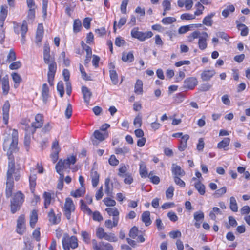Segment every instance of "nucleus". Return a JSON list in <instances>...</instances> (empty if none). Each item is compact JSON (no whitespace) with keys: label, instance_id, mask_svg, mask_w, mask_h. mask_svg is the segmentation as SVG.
<instances>
[{"label":"nucleus","instance_id":"680f3d73","mask_svg":"<svg viewBox=\"0 0 250 250\" xmlns=\"http://www.w3.org/2000/svg\"><path fill=\"white\" fill-rule=\"evenodd\" d=\"M174 188L173 186H170L166 190V196L167 199H171L173 196Z\"/></svg>","mask_w":250,"mask_h":250},{"label":"nucleus","instance_id":"2f4dec72","mask_svg":"<svg viewBox=\"0 0 250 250\" xmlns=\"http://www.w3.org/2000/svg\"><path fill=\"white\" fill-rule=\"evenodd\" d=\"M122 59L125 62L127 61L131 62L134 60L133 54L131 52L124 53L122 55Z\"/></svg>","mask_w":250,"mask_h":250},{"label":"nucleus","instance_id":"a211bd4d","mask_svg":"<svg viewBox=\"0 0 250 250\" xmlns=\"http://www.w3.org/2000/svg\"><path fill=\"white\" fill-rule=\"evenodd\" d=\"M189 136L188 134H185L182 136L180 141V145L178 146V149L180 151H183L187 147V141L189 139Z\"/></svg>","mask_w":250,"mask_h":250},{"label":"nucleus","instance_id":"de8ad7c7","mask_svg":"<svg viewBox=\"0 0 250 250\" xmlns=\"http://www.w3.org/2000/svg\"><path fill=\"white\" fill-rule=\"evenodd\" d=\"M138 232V229L136 226L133 227L130 230L129 232V236L135 239L137 236Z\"/></svg>","mask_w":250,"mask_h":250},{"label":"nucleus","instance_id":"69168bd1","mask_svg":"<svg viewBox=\"0 0 250 250\" xmlns=\"http://www.w3.org/2000/svg\"><path fill=\"white\" fill-rule=\"evenodd\" d=\"M105 232L103 228L99 227L97 229L96 235L100 239L104 238L105 236Z\"/></svg>","mask_w":250,"mask_h":250},{"label":"nucleus","instance_id":"864d4df0","mask_svg":"<svg viewBox=\"0 0 250 250\" xmlns=\"http://www.w3.org/2000/svg\"><path fill=\"white\" fill-rule=\"evenodd\" d=\"M16 59V53L13 49H11L7 55V61L11 62L14 61Z\"/></svg>","mask_w":250,"mask_h":250},{"label":"nucleus","instance_id":"7ed1b4c3","mask_svg":"<svg viewBox=\"0 0 250 250\" xmlns=\"http://www.w3.org/2000/svg\"><path fill=\"white\" fill-rule=\"evenodd\" d=\"M14 31L17 35H19L20 33L21 34V43L22 44H25L26 42L25 35L28 31V26L26 21L25 20L23 21L22 24L18 23L15 24L14 26Z\"/></svg>","mask_w":250,"mask_h":250},{"label":"nucleus","instance_id":"774afa93","mask_svg":"<svg viewBox=\"0 0 250 250\" xmlns=\"http://www.w3.org/2000/svg\"><path fill=\"white\" fill-rule=\"evenodd\" d=\"M105 205L107 206H114L116 205V202L114 200L110 198H106L104 199Z\"/></svg>","mask_w":250,"mask_h":250},{"label":"nucleus","instance_id":"c756f323","mask_svg":"<svg viewBox=\"0 0 250 250\" xmlns=\"http://www.w3.org/2000/svg\"><path fill=\"white\" fill-rule=\"evenodd\" d=\"M85 188L84 187H81L80 188L77 189L75 191H72L71 192V195L75 197H79L83 196L85 192Z\"/></svg>","mask_w":250,"mask_h":250},{"label":"nucleus","instance_id":"5701e85b","mask_svg":"<svg viewBox=\"0 0 250 250\" xmlns=\"http://www.w3.org/2000/svg\"><path fill=\"white\" fill-rule=\"evenodd\" d=\"M6 8L7 7H4V6H1L0 7V26L1 27H2L3 26L4 21L7 15V10L6 9Z\"/></svg>","mask_w":250,"mask_h":250},{"label":"nucleus","instance_id":"0e129e2a","mask_svg":"<svg viewBox=\"0 0 250 250\" xmlns=\"http://www.w3.org/2000/svg\"><path fill=\"white\" fill-rule=\"evenodd\" d=\"M229 225H227L226 227L229 229L230 226L235 227L237 225V223L235 220V219L232 216L229 217Z\"/></svg>","mask_w":250,"mask_h":250},{"label":"nucleus","instance_id":"6ab92c4d","mask_svg":"<svg viewBox=\"0 0 250 250\" xmlns=\"http://www.w3.org/2000/svg\"><path fill=\"white\" fill-rule=\"evenodd\" d=\"M6 188L5 194L7 198H9L12 195L13 188L14 187L13 180H6Z\"/></svg>","mask_w":250,"mask_h":250},{"label":"nucleus","instance_id":"c9c22d12","mask_svg":"<svg viewBox=\"0 0 250 250\" xmlns=\"http://www.w3.org/2000/svg\"><path fill=\"white\" fill-rule=\"evenodd\" d=\"M130 149L127 146H124L122 148H116L115 152L116 154H122L123 155L129 153Z\"/></svg>","mask_w":250,"mask_h":250},{"label":"nucleus","instance_id":"1a4fd4ad","mask_svg":"<svg viewBox=\"0 0 250 250\" xmlns=\"http://www.w3.org/2000/svg\"><path fill=\"white\" fill-rule=\"evenodd\" d=\"M48 217L49 221L53 225L58 224L61 221V215L60 214H55L54 209L52 208L49 210L48 213Z\"/></svg>","mask_w":250,"mask_h":250},{"label":"nucleus","instance_id":"a18cd8bd","mask_svg":"<svg viewBox=\"0 0 250 250\" xmlns=\"http://www.w3.org/2000/svg\"><path fill=\"white\" fill-rule=\"evenodd\" d=\"M214 16L213 14L206 16L203 20V23L207 26H211L212 21V17Z\"/></svg>","mask_w":250,"mask_h":250},{"label":"nucleus","instance_id":"f3484780","mask_svg":"<svg viewBox=\"0 0 250 250\" xmlns=\"http://www.w3.org/2000/svg\"><path fill=\"white\" fill-rule=\"evenodd\" d=\"M1 81L3 94L6 95L8 93L10 89L8 76H5L2 79Z\"/></svg>","mask_w":250,"mask_h":250},{"label":"nucleus","instance_id":"ddd939ff","mask_svg":"<svg viewBox=\"0 0 250 250\" xmlns=\"http://www.w3.org/2000/svg\"><path fill=\"white\" fill-rule=\"evenodd\" d=\"M214 70H205L201 74V78L203 81H208L215 74Z\"/></svg>","mask_w":250,"mask_h":250},{"label":"nucleus","instance_id":"a878e982","mask_svg":"<svg viewBox=\"0 0 250 250\" xmlns=\"http://www.w3.org/2000/svg\"><path fill=\"white\" fill-rule=\"evenodd\" d=\"M38 220L37 211L36 210H33L30 217V225L33 228Z\"/></svg>","mask_w":250,"mask_h":250},{"label":"nucleus","instance_id":"c85d7f7f","mask_svg":"<svg viewBox=\"0 0 250 250\" xmlns=\"http://www.w3.org/2000/svg\"><path fill=\"white\" fill-rule=\"evenodd\" d=\"M194 187L199 194L203 195L205 193V186L200 181L195 183Z\"/></svg>","mask_w":250,"mask_h":250},{"label":"nucleus","instance_id":"4c0bfd02","mask_svg":"<svg viewBox=\"0 0 250 250\" xmlns=\"http://www.w3.org/2000/svg\"><path fill=\"white\" fill-rule=\"evenodd\" d=\"M31 138L30 133L29 132H26L24 140V144L25 146L26 151H28L29 149V146L30 144Z\"/></svg>","mask_w":250,"mask_h":250},{"label":"nucleus","instance_id":"338daca9","mask_svg":"<svg viewBox=\"0 0 250 250\" xmlns=\"http://www.w3.org/2000/svg\"><path fill=\"white\" fill-rule=\"evenodd\" d=\"M201 34L199 31H194L192 32L190 36L188 37L189 41L190 42H192L193 40L195 39H197L201 36Z\"/></svg>","mask_w":250,"mask_h":250},{"label":"nucleus","instance_id":"58836bf2","mask_svg":"<svg viewBox=\"0 0 250 250\" xmlns=\"http://www.w3.org/2000/svg\"><path fill=\"white\" fill-rule=\"evenodd\" d=\"M82 27L81 21L79 19H76L74 21L73 23V31L77 33L81 30Z\"/></svg>","mask_w":250,"mask_h":250},{"label":"nucleus","instance_id":"ea45409f","mask_svg":"<svg viewBox=\"0 0 250 250\" xmlns=\"http://www.w3.org/2000/svg\"><path fill=\"white\" fill-rule=\"evenodd\" d=\"M105 210L109 215L113 217L118 216L119 214V211L116 208H106Z\"/></svg>","mask_w":250,"mask_h":250},{"label":"nucleus","instance_id":"f8f14e48","mask_svg":"<svg viewBox=\"0 0 250 250\" xmlns=\"http://www.w3.org/2000/svg\"><path fill=\"white\" fill-rule=\"evenodd\" d=\"M208 38V35L207 32L202 33L198 41L199 48L201 50H204L207 47V41Z\"/></svg>","mask_w":250,"mask_h":250},{"label":"nucleus","instance_id":"20e7f679","mask_svg":"<svg viewBox=\"0 0 250 250\" xmlns=\"http://www.w3.org/2000/svg\"><path fill=\"white\" fill-rule=\"evenodd\" d=\"M18 131L13 129L12 133V138H7L4 140L3 146L6 147L9 146V148L11 151L14 150L18 145Z\"/></svg>","mask_w":250,"mask_h":250},{"label":"nucleus","instance_id":"9b49d317","mask_svg":"<svg viewBox=\"0 0 250 250\" xmlns=\"http://www.w3.org/2000/svg\"><path fill=\"white\" fill-rule=\"evenodd\" d=\"M93 136L95 139L92 140L93 144L94 145H97L98 144V140L100 142L103 141L107 137L108 133L106 132L103 133L99 130H95L93 133Z\"/></svg>","mask_w":250,"mask_h":250},{"label":"nucleus","instance_id":"0eeeda50","mask_svg":"<svg viewBox=\"0 0 250 250\" xmlns=\"http://www.w3.org/2000/svg\"><path fill=\"white\" fill-rule=\"evenodd\" d=\"M8 170L6 174V180H13V175H14L16 172L15 162L14 160L13 156L12 155L8 156Z\"/></svg>","mask_w":250,"mask_h":250},{"label":"nucleus","instance_id":"aec40b11","mask_svg":"<svg viewBox=\"0 0 250 250\" xmlns=\"http://www.w3.org/2000/svg\"><path fill=\"white\" fill-rule=\"evenodd\" d=\"M49 87L47 84H43L42 88V97L44 104H46L47 99L49 97Z\"/></svg>","mask_w":250,"mask_h":250},{"label":"nucleus","instance_id":"4d7b16f0","mask_svg":"<svg viewBox=\"0 0 250 250\" xmlns=\"http://www.w3.org/2000/svg\"><path fill=\"white\" fill-rule=\"evenodd\" d=\"M37 179V176L35 174H33L30 176L29 177V182H30V188L32 189V188H34L36 185V180Z\"/></svg>","mask_w":250,"mask_h":250},{"label":"nucleus","instance_id":"412c9836","mask_svg":"<svg viewBox=\"0 0 250 250\" xmlns=\"http://www.w3.org/2000/svg\"><path fill=\"white\" fill-rule=\"evenodd\" d=\"M90 177L92 180V186L94 188L96 187L99 181V174L97 171L92 169L90 173Z\"/></svg>","mask_w":250,"mask_h":250},{"label":"nucleus","instance_id":"f257e3e1","mask_svg":"<svg viewBox=\"0 0 250 250\" xmlns=\"http://www.w3.org/2000/svg\"><path fill=\"white\" fill-rule=\"evenodd\" d=\"M24 196L21 191H18L14 194L11 200V212L14 214L20 209L24 201Z\"/></svg>","mask_w":250,"mask_h":250},{"label":"nucleus","instance_id":"72a5a7b5","mask_svg":"<svg viewBox=\"0 0 250 250\" xmlns=\"http://www.w3.org/2000/svg\"><path fill=\"white\" fill-rule=\"evenodd\" d=\"M48 71L47 75L55 76L57 70V64L56 62L48 64Z\"/></svg>","mask_w":250,"mask_h":250},{"label":"nucleus","instance_id":"6e6d98bb","mask_svg":"<svg viewBox=\"0 0 250 250\" xmlns=\"http://www.w3.org/2000/svg\"><path fill=\"white\" fill-rule=\"evenodd\" d=\"M211 87L212 85L208 83H203L200 86L199 90L203 92L208 91Z\"/></svg>","mask_w":250,"mask_h":250},{"label":"nucleus","instance_id":"8fccbe9b","mask_svg":"<svg viewBox=\"0 0 250 250\" xmlns=\"http://www.w3.org/2000/svg\"><path fill=\"white\" fill-rule=\"evenodd\" d=\"M195 6L197 7V10L194 12V15H195V16L200 15L203 13L204 6L200 2H198Z\"/></svg>","mask_w":250,"mask_h":250},{"label":"nucleus","instance_id":"5fc2aeb1","mask_svg":"<svg viewBox=\"0 0 250 250\" xmlns=\"http://www.w3.org/2000/svg\"><path fill=\"white\" fill-rule=\"evenodd\" d=\"M72 106L70 103L67 104L66 109L65 111V115L66 118L69 119L72 115Z\"/></svg>","mask_w":250,"mask_h":250},{"label":"nucleus","instance_id":"e2e57ef3","mask_svg":"<svg viewBox=\"0 0 250 250\" xmlns=\"http://www.w3.org/2000/svg\"><path fill=\"white\" fill-rule=\"evenodd\" d=\"M129 0H123L121 5L120 9L123 14L126 13V7L128 3Z\"/></svg>","mask_w":250,"mask_h":250},{"label":"nucleus","instance_id":"bb28decb","mask_svg":"<svg viewBox=\"0 0 250 250\" xmlns=\"http://www.w3.org/2000/svg\"><path fill=\"white\" fill-rule=\"evenodd\" d=\"M230 140L229 138H225L224 139L220 142L217 145V147L219 149L223 148L224 150H227L226 148L229 145Z\"/></svg>","mask_w":250,"mask_h":250},{"label":"nucleus","instance_id":"49530a36","mask_svg":"<svg viewBox=\"0 0 250 250\" xmlns=\"http://www.w3.org/2000/svg\"><path fill=\"white\" fill-rule=\"evenodd\" d=\"M81 203V208L83 211H85L89 215H90L92 213V211L87 206V205L84 203V201L82 200L80 201Z\"/></svg>","mask_w":250,"mask_h":250},{"label":"nucleus","instance_id":"a19ab883","mask_svg":"<svg viewBox=\"0 0 250 250\" xmlns=\"http://www.w3.org/2000/svg\"><path fill=\"white\" fill-rule=\"evenodd\" d=\"M79 69L81 73L82 77L83 80L86 81L91 80L90 77L87 75L86 73L84 70V67L81 64H79Z\"/></svg>","mask_w":250,"mask_h":250},{"label":"nucleus","instance_id":"f704fd0d","mask_svg":"<svg viewBox=\"0 0 250 250\" xmlns=\"http://www.w3.org/2000/svg\"><path fill=\"white\" fill-rule=\"evenodd\" d=\"M229 207L230 209L234 211L237 212L238 211V206L236 202V201L235 198L233 196L230 198V204Z\"/></svg>","mask_w":250,"mask_h":250},{"label":"nucleus","instance_id":"dca6fc26","mask_svg":"<svg viewBox=\"0 0 250 250\" xmlns=\"http://www.w3.org/2000/svg\"><path fill=\"white\" fill-rule=\"evenodd\" d=\"M171 171L174 175V177H182L185 174V171L180 166L174 164L172 165Z\"/></svg>","mask_w":250,"mask_h":250},{"label":"nucleus","instance_id":"37998d69","mask_svg":"<svg viewBox=\"0 0 250 250\" xmlns=\"http://www.w3.org/2000/svg\"><path fill=\"white\" fill-rule=\"evenodd\" d=\"M43 198L44 199V207L47 208L51 202V194L49 193L45 192L43 194Z\"/></svg>","mask_w":250,"mask_h":250},{"label":"nucleus","instance_id":"2eb2a0df","mask_svg":"<svg viewBox=\"0 0 250 250\" xmlns=\"http://www.w3.org/2000/svg\"><path fill=\"white\" fill-rule=\"evenodd\" d=\"M82 91L83 94L84 102L89 104L90 98L92 96V92L90 90L85 86H83L82 87Z\"/></svg>","mask_w":250,"mask_h":250},{"label":"nucleus","instance_id":"79ce46f5","mask_svg":"<svg viewBox=\"0 0 250 250\" xmlns=\"http://www.w3.org/2000/svg\"><path fill=\"white\" fill-rule=\"evenodd\" d=\"M104 238L107 241L114 242L117 241L118 240L115 234L112 233H110L109 234L106 233Z\"/></svg>","mask_w":250,"mask_h":250},{"label":"nucleus","instance_id":"4be33fe9","mask_svg":"<svg viewBox=\"0 0 250 250\" xmlns=\"http://www.w3.org/2000/svg\"><path fill=\"white\" fill-rule=\"evenodd\" d=\"M42 124L43 123L33 122L32 124L31 127L26 126L25 130L26 132H29V133L31 132L32 134H33L35 132L36 129L41 127L42 125Z\"/></svg>","mask_w":250,"mask_h":250},{"label":"nucleus","instance_id":"f03ea898","mask_svg":"<svg viewBox=\"0 0 250 250\" xmlns=\"http://www.w3.org/2000/svg\"><path fill=\"white\" fill-rule=\"evenodd\" d=\"M62 244L64 250H70V248L74 249L78 246L77 238L75 236L70 237L67 234H64Z\"/></svg>","mask_w":250,"mask_h":250},{"label":"nucleus","instance_id":"6e6552de","mask_svg":"<svg viewBox=\"0 0 250 250\" xmlns=\"http://www.w3.org/2000/svg\"><path fill=\"white\" fill-rule=\"evenodd\" d=\"M92 243L94 250H104L103 249L104 248H105V250H113V247L109 243H105L104 242L98 243L95 239L92 240Z\"/></svg>","mask_w":250,"mask_h":250},{"label":"nucleus","instance_id":"c03bdc74","mask_svg":"<svg viewBox=\"0 0 250 250\" xmlns=\"http://www.w3.org/2000/svg\"><path fill=\"white\" fill-rule=\"evenodd\" d=\"M110 178H107L105 180V193L108 196H111L112 194V191L109 188Z\"/></svg>","mask_w":250,"mask_h":250},{"label":"nucleus","instance_id":"4468645a","mask_svg":"<svg viewBox=\"0 0 250 250\" xmlns=\"http://www.w3.org/2000/svg\"><path fill=\"white\" fill-rule=\"evenodd\" d=\"M70 165L69 164V162H68L66 159L63 161L60 160L56 165L55 168L57 172L59 174H61V172L62 170L63 169H67V168H69Z\"/></svg>","mask_w":250,"mask_h":250},{"label":"nucleus","instance_id":"9d476101","mask_svg":"<svg viewBox=\"0 0 250 250\" xmlns=\"http://www.w3.org/2000/svg\"><path fill=\"white\" fill-rule=\"evenodd\" d=\"M198 84L197 79L195 77H189L185 80L184 86L185 88L192 89Z\"/></svg>","mask_w":250,"mask_h":250},{"label":"nucleus","instance_id":"13d9d810","mask_svg":"<svg viewBox=\"0 0 250 250\" xmlns=\"http://www.w3.org/2000/svg\"><path fill=\"white\" fill-rule=\"evenodd\" d=\"M204 218V214L202 211H197L194 213V218L197 221L199 222L203 220Z\"/></svg>","mask_w":250,"mask_h":250},{"label":"nucleus","instance_id":"09e8293b","mask_svg":"<svg viewBox=\"0 0 250 250\" xmlns=\"http://www.w3.org/2000/svg\"><path fill=\"white\" fill-rule=\"evenodd\" d=\"M57 91L59 92L60 96L62 97L64 93L63 83L62 81L58 82L57 86Z\"/></svg>","mask_w":250,"mask_h":250},{"label":"nucleus","instance_id":"423d86ee","mask_svg":"<svg viewBox=\"0 0 250 250\" xmlns=\"http://www.w3.org/2000/svg\"><path fill=\"white\" fill-rule=\"evenodd\" d=\"M75 210V205L72 200L70 198H67L64 207V215L68 220L71 218V212Z\"/></svg>","mask_w":250,"mask_h":250},{"label":"nucleus","instance_id":"39448f33","mask_svg":"<svg viewBox=\"0 0 250 250\" xmlns=\"http://www.w3.org/2000/svg\"><path fill=\"white\" fill-rule=\"evenodd\" d=\"M131 36L136 38L140 41H144L146 39L151 38L153 36L151 31L142 32L138 31V28L136 27L132 29L131 32Z\"/></svg>","mask_w":250,"mask_h":250},{"label":"nucleus","instance_id":"bf43d9fd","mask_svg":"<svg viewBox=\"0 0 250 250\" xmlns=\"http://www.w3.org/2000/svg\"><path fill=\"white\" fill-rule=\"evenodd\" d=\"M124 178H125L124 180V183L126 184L130 185L133 181V179L131 175L129 173L125 174V177Z\"/></svg>","mask_w":250,"mask_h":250},{"label":"nucleus","instance_id":"603ef678","mask_svg":"<svg viewBox=\"0 0 250 250\" xmlns=\"http://www.w3.org/2000/svg\"><path fill=\"white\" fill-rule=\"evenodd\" d=\"M176 20L175 18L173 17H166L162 19V22L164 24H169L175 21H176Z\"/></svg>","mask_w":250,"mask_h":250},{"label":"nucleus","instance_id":"473e14b6","mask_svg":"<svg viewBox=\"0 0 250 250\" xmlns=\"http://www.w3.org/2000/svg\"><path fill=\"white\" fill-rule=\"evenodd\" d=\"M238 29L241 31V35L246 36L248 34V27L243 23L238 24L237 25Z\"/></svg>","mask_w":250,"mask_h":250},{"label":"nucleus","instance_id":"e433bc0d","mask_svg":"<svg viewBox=\"0 0 250 250\" xmlns=\"http://www.w3.org/2000/svg\"><path fill=\"white\" fill-rule=\"evenodd\" d=\"M235 10V7L233 5H230L227 8L222 12V15L225 18H227L229 14V12H233Z\"/></svg>","mask_w":250,"mask_h":250},{"label":"nucleus","instance_id":"b1692460","mask_svg":"<svg viewBox=\"0 0 250 250\" xmlns=\"http://www.w3.org/2000/svg\"><path fill=\"white\" fill-rule=\"evenodd\" d=\"M142 220L146 226H149L151 223L150 218V212L148 211H145L142 215Z\"/></svg>","mask_w":250,"mask_h":250},{"label":"nucleus","instance_id":"3c124183","mask_svg":"<svg viewBox=\"0 0 250 250\" xmlns=\"http://www.w3.org/2000/svg\"><path fill=\"white\" fill-rule=\"evenodd\" d=\"M43 60L45 64H48L55 62V59L51 57L50 54L43 55Z\"/></svg>","mask_w":250,"mask_h":250},{"label":"nucleus","instance_id":"7c9ffc66","mask_svg":"<svg viewBox=\"0 0 250 250\" xmlns=\"http://www.w3.org/2000/svg\"><path fill=\"white\" fill-rule=\"evenodd\" d=\"M110 79L113 84L116 85L118 83V77L115 70H109Z\"/></svg>","mask_w":250,"mask_h":250},{"label":"nucleus","instance_id":"052dcab7","mask_svg":"<svg viewBox=\"0 0 250 250\" xmlns=\"http://www.w3.org/2000/svg\"><path fill=\"white\" fill-rule=\"evenodd\" d=\"M227 188L225 187H223L222 188L217 190L215 193L214 194V195L216 197H219L221 196L222 195L225 194L226 192Z\"/></svg>","mask_w":250,"mask_h":250},{"label":"nucleus","instance_id":"393cba45","mask_svg":"<svg viewBox=\"0 0 250 250\" xmlns=\"http://www.w3.org/2000/svg\"><path fill=\"white\" fill-rule=\"evenodd\" d=\"M139 173L142 178H146L147 176V171L145 162L141 161L140 163Z\"/></svg>","mask_w":250,"mask_h":250},{"label":"nucleus","instance_id":"cd10ccee","mask_svg":"<svg viewBox=\"0 0 250 250\" xmlns=\"http://www.w3.org/2000/svg\"><path fill=\"white\" fill-rule=\"evenodd\" d=\"M134 92L136 94L140 95L143 93V82L140 80H137L135 85Z\"/></svg>","mask_w":250,"mask_h":250}]
</instances>
